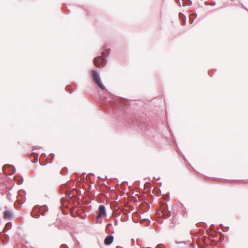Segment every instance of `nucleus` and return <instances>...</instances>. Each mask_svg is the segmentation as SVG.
<instances>
[{
	"label": "nucleus",
	"mask_w": 248,
	"mask_h": 248,
	"mask_svg": "<svg viewBox=\"0 0 248 248\" xmlns=\"http://www.w3.org/2000/svg\"><path fill=\"white\" fill-rule=\"evenodd\" d=\"M160 209L163 211H168V205L165 203L161 204L160 206Z\"/></svg>",
	"instance_id": "7"
},
{
	"label": "nucleus",
	"mask_w": 248,
	"mask_h": 248,
	"mask_svg": "<svg viewBox=\"0 0 248 248\" xmlns=\"http://www.w3.org/2000/svg\"><path fill=\"white\" fill-rule=\"evenodd\" d=\"M106 215L105 208L104 205H100L99 207V213L97 215V218H99L102 216H105Z\"/></svg>",
	"instance_id": "3"
},
{
	"label": "nucleus",
	"mask_w": 248,
	"mask_h": 248,
	"mask_svg": "<svg viewBox=\"0 0 248 248\" xmlns=\"http://www.w3.org/2000/svg\"><path fill=\"white\" fill-rule=\"evenodd\" d=\"M172 209L174 211H183L184 207L182 204H174L172 205Z\"/></svg>",
	"instance_id": "5"
},
{
	"label": "nucleus",
	"mask_w": 248,
	"mask_h": 248,
	"mask_svg": "<svg viewBox=\"0 0 248 248\" xmlns=\"http://www.w3.org/2000/svg\"><path fill=\"white\" fill-rule=\"evenodd\" d=\"M163 214H167V215H169L170 214L169 212H164V213H163Z\"/></svg>",
	"instance_id": "9"
},
{
	"label": "nucleus",
	"mask_w": 248,
	"mask_h": 248,
	"mask_svg": "<svg viewBox=\"0 0 248 248\" xmlns=\"http://www.w3.org/2000/svg\"><path fill=\"white\" fill-rule=\"evenodd\" d=\"M13 217V214L11 212L6 211L4 212L3 217L6 219H10Z\"/></svg>",
	"instance_id": "6"
},
{
	"label": "nucleus",
	"mask_w": 248,
	"mask_h": 248,
	"mask_svg": "<svg viewBox=\"0 0 248 248\" xmlns=\"http://www.w3.org/2000/svg\"><path fill=\"white\" fill-rule=\"evenodd\" d=\"M50 170V168L49 167H47L45 168V170L46 171H48Z\"/></svg>",
	"instance_id": "8"
},
{
	"label": "nucleus",
	"mask_w": 248,
	"mask_h": 248,
	"mask_svg": "<svg viewBox=\"0 0 248 248\" xmlns=\"http://www.w3.org/2000/svg\"><path fill=\"white\" fill-rule=\"evenodd\" d=\"M105 62V59L102 57H97L94 59V64L97 67H99L102 65Z\"/></svg>",
	"instance_id": "2"
},
{
	"label": "nucleus",
	"mask_w": 248,
	"mask_h": 248,
	"mask_svg": "<svg viewBox=\"0 0 248 248\" xmlns=\"http://www.w3.org/2000/svg\"><path fill=\"white\" fill-rule=\"evenodd\" d=\"M92 76L94 82L102 90L105 89V87L101 81L100 78L98 73L94 70L92 71Z\"/></svg>",
	"instance_id": "1"
},
{
	"label": "nucleus",
	"mask_w": 248,
	"mask_h": 248,
	"mask_svg": "<svg viewBox=\"0 0 248 248\" xmlns=\"http://www.w3.org/2000/svg\"><path fill=\"white\" fill-rule=\"evenodd\" d=\"M113 241V236L112 235L107 236L104 240V244L106 245H109Z\"/></svg>",
	"instance_id": "4"
}]
</instances>
